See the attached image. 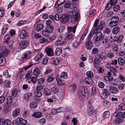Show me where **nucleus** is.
Instances as JSON below:
<instances>
[{"label": "nucleus", "mask_w": 125, "mask_h": 125, "mask_svg": "<svg viewBox=\"0 0 125 125\" xmlns=\"http://www.w3.org/2000/svg\"><path fill=\"white\" fill-rule=\"evenodd\" d=\"M96 36L93 37V41L95 42H97L99 40H101L103 39V37L102 36V34L100 31H97L95 33Z\"/></svg>", "instance_id": "6"}, {"label": "nucleus", "mask_w": 125, "mask_h": 125, "mask_svg": "<svg viewBox=\"0 0 125 125\" xmlns=\"http://www.w3.org/2000/svg\"><path fill=\"white\" fill-rule=\"evenodd\" d=\"M21 110L20 108L18 107L15 109L12 113V115L14 118L17 117L20 114Z\"/></svg>", "instance_id": "12"}, {"label": "nucleus", "mask_w": 125, "mask_h": 125, "mask_svg": "<svg viewBox=\"0 0 125 125\" xmlns=\"http://www.w3.org/2000/svg\"><path fill=\"white\" fill-rule=\"evenodd\" d=\"M62 52V48L57 47L56 48L55 51V54L56 56H59L60 55Z\"/></svg>", "instance_id": "24"}, {"label": "nucleus", "mask_w": 125, "mask_h": 125, "mask_svg": "<svg viewBox=\"0 0 125 125\" xmlns=\"http://www.w3.org/2000/svg\"><path fill=\"white\" fill-rule=\"evenodd\" d=\"M111 21L112 22H115L118 23V21L119 20V18L118 17L115 16L112 17L111 19Z\"/></svg>", "instance_id": "49"}, {"label": "nucleus", "mask_w": 125, "mask_h": 125, "mask_svg": "<svg viewBox=\"0 0 125 125\" xmlns=\"http://www.w3.org/2000/svg\"><path fill=\"white\" fill-rule=\"evenodd\" d=\"M45 50L48 56L50 57L53 55L54 52L51 48L47 47L46 48Z\"/></svg>", "instance_id": "11"}, {"label": "nucleus", "mask_w": 125, "mask_h": 125, "mask_svg": "<svg viewBox=\"0 0 125 125\" xmlns=\"http://www.w3.org/2000/svg\"><path fill=\"white\" fill-rule=\"evenodd\" d=\"M80 18V15L79 12H76L74 16L72 17L71 18V22L73 24H74L75 22L76 23L78 22Z\"/></svg>", "instance_id": "5"}, {"label": "nucleus", "mask_w": 125, "mask_h": 125, "mask_svg": "<svg viewBox=\"0 0 125 125\" xmlns=\"http://www.w3.org/2000/svg\"><path fill=\"white\" fill-rule=\"evenodd\" d=\"M118 46L116 44H114L113 46V50L115 52H117L118 51Z\"/></svg>", "instance_id": "64"}, {"label": "nucleus", "mask_w": 125, "mask_h": 125, "mask_svg": "<svg viewBox=\"0 0 125 125\" xmlns=\"http://www.w3.org/2000/svg\"><path fill=\"white\" fill-rule=\"evenodd\" d=\"M34 94L35 96L40 97L42 95V93L41 92H38L35 91Z\"/></svg>", "instance_id": "60"}, {"label": "nucleus", "mask_w": 125, "mask_h": 125, "mask_svg": "<svg viewBox=\"0 0 125 125\" xmlns=\"http://www.w3.org/2000/svg\"><path fill=\"white\" fill-rule=\"evenodd\" d=\"M109 91L110 93L114 94H117L119 92L117 88L113 86H111L110 87Z\"/></svg>", "instance_id": "13"}, {"label": "nucleus", "mask_w": 125, "mask_h": 125, "mask_svg": "<svg viewBox=\"0 0 125 125\" xmlns=\"http://www.w3.org/2000/svg\"><path fill=\"white\" fill-rule=\"evenodd\" d=\"M43 25L42 23L39 24L36 28V29L38 32H39L43 28Z\"/></svg>", "instance_id": "32"}, {"label": "nucleus", "mask_w": 125, "mask_h": 125, "mask_svg": "<svg viewBox=\"0 0 125 125\" xmlns=\"http://www.w3.org/2000/svg\"><path fill=\"white\" fill-rule=\"evenodd\" d=\"M118 77L123 82L125 81V77L122 74H120L118 75Z\"/></svg>", "instance_id": "62"}, {"label": "nucleus", "mask_w": 125, "mask_h": 125, "mask_svg": "<svg viewBox=\"0 0 125 125\" xmlns=\"http://www.w3.org/2000/svg\"><path fill=\"white\" fill-rule=\"evenodd\" d=\"M96 58L94 59V66H96L97 65H98L100 62L101 59V58L99 57H95Z\"/></svg>", "instance_id": "19"}, {"label": "nucleus", "mask_w": 125, "mask_h": 125, "mask_svg": "<svg viewBox=\"0 0 125 125\" xmlns=\"http://www.w3.org/2000/svg\"><path fill=\"white\" fill-rule=\"evenodd\" d=\"M99 22V20L98 19H96L94 22V26L95 30H97L98 29V24Z\"/></svg>", "instance_id": "40"}, {"label": "nucleus", "mask_w": 125, "mask_h": 125, "mask_svg": "<svg viewBox=\"0 0 125 125\" xmlns=\"http://www.w3.org/2000/svg\"><path fill=\"white\" fill-rule=\"evenodd\" d=\"M68 78V75L67 73L63 72L61 73L60 78L56 79L58 84L60 85H64L65 83L64 80Z\"/></svg>", "instance_id": "2"}, {"label": "nucleus", "mask_w": 125, "mask_h": 125, "mask_svg": "<svg viewBox=\"0 0 125 125\" xmlns=\"http://www.w3.org/2000/svg\"><path fill=\"white\" fill-rule=\"evenodd\" d=\"M118 109L121 111H123L125 110V104L122 103L118 106Z\"/></svg>", "instance_id": "35"}, {"label": "nucleus", "mask_w": 125, "mask_h": 125, "mask_svg": "<svg viewBox=\"0 0 125 125\" xmlns=\"http://www.w3.org/2000/svg\"><path fill=\"white\" fill-rule=\"evenodd\" d=\"M104 80L106 81H111L113 80V77L112 76H105L104 77Z\"/></svg>", "instance_id": "38"}, {"label": "nucleus", "mask_w": 125, "mask_h": 125, "mask_svg": "<svg viewBox=\"0 0 125 125\" xmlns=\"http://www.w3.org/2000/svg\"><path fill=\"white\" fill-rule=\"evenodd\" d=\"M105 24L104 21L100 23L99 25L98 26V29L102 30L104 27Z\"/></svg>", "instance_id": "44"}, {"label": "nucleus", "mask_w": 125, "mask_h": 125, "mask_svg": "<svg viewBox=\"0 0 125 125\" xmlns=\"http://www.w3.org/2000/svg\"><path fill=\"white\" fill-rule=\"evenodd\" d=\"M109 94V93L107 90L104 89L100 94V96L103 99H106L107 98Z\"/></svg>", "instance_id": "9"}, {"label": "nucleus", "mask_w": 125, "mask_h": 125, "mask_svg": "<svg viewBox=\"0 0 125 125\" xmlns=\"http://www.w3.org/2000/svg\"><path fill=\"white\" fill-rule=\"evenodd\" d=\"M120 31V28L119 27L117 26L114 27L112 30V33L115 34H117Z\"/></svg>", "instance_id": "29"}, {"label": "nucleus", "mask_w": 125, "mask_h": 125, "mask_svg": "<svg viewBox=\"0 0 125 125\" xmlns=\"http://www.w3.org/2000/svg\"><path fill=\"white\" fill-rule=\"evenodd\" d=\"M31 76V74L30 72H28L26 74L25 77L26 79L28 80H29L30 79Z\"/></svg>", "instance_id": "55"}, {"label": "nucleus", "mask_w": 125, "mask_h": 125, "mask_svg": "<svg viewBox=\"0 0 125 125\" xmlns=\"http://www.w3.org/2000/svg\"><path fill=\"white\" fill-rule=\"evenodd\" d=\"M43 89L41 85H39L37 87L35 92H41Z\"/></svg>", "instance_id": "61"}, {"label": "nucleus", "mask_w": 125, "mask_h": 125, "mask_svg": "<svg viewBox=\"0 0 125 125\" xmlns=\"http://www.w3.org/2000/svg\"><path fill=\"white\" fill-rule=\"evenodd\" d=\"M99 50L96 48H94L92 50V53L94 54H97Z\"/></svg>", "instance_id": "58"}, {"label": "nucleus", "mask_w": 125, "mask_h": 125, "mask_svg": "<svg viewBox=\"0 0 125 125\" xmlns=\"http://www.w3.org/2000/svg\"><path fill=\"white\" fill-rule=\"evenodd\" d=\"M103 105L105 107L108 108L110 107V104L108 102L105 100L103 102Z\"/></svg>", "instance_id": "50"}, {"label": "nucleus", "mask_w": 125, "mask_h": 125, "mask_svg": "<svg viewBox=\"0 0 125 125\" xmlns=\"http://www.w3.org/2000/svg\"><path fill=\"white\" fill-rule=\"evenodd\" d=\"M66 40L64 38L61 36L59 38V40H58L57 42V43L59 44H63L65 41Z\"/></svg>", "instance_id": "27"}, {"label": "nucleus", "mask_w": 125, "mask_h": 125, "mask_svg": "<svg viewBox=\"0 0 125 125\" xmlns=\"http://www.w3.org/2000/svg\"><path fill=\"white\" fill-rule=\"evenodd\" d=\"M94 33V31H91L87 37V39H90L93 37Z\"/></svg>", "instance_id": "53"}, {"label": "nucleus", "mask_w": 125, "mask_h": 125, "mask_svg": "<svg viewBox=\"0 0 125 125\" xmlns=\"http://www.w3.org/2000/svg\"><path fill=\"white\" fill-rule=\"evenodd\" d=\"M86 75L89 78H92L94 77V74L93 73L90 71L87 72L86 73Z\"/></svg>", "instance_id": "47"}, {"label": "nucleus", "mask_w": 125, "mask_h": 125, "mask_svg": "<svg viewBox=\"0 0 125 125\" xmlns=\"http://www.w3.org/2000/svg\"><path fill=\"white\" fill-rule=\"evenodd\" d=\"M11 123V121L9 119L5 120L2 123V125H10Z\"/></svg>", "instance_id": "42"}, {"label": "nucleus", "mask_w": 125, "mask_h": 125, "mask_svg": "<svg viewBox=\"0 0 125 125\" xmlns=\"http://www.w3.org/2000/svg\"><path fill=\"white\" fill-rule=\"evenodd\" d=\"M17 90L16 89H14L12 90V95L13 98L15 97L17 95Z\"/></svg>", "instance_id": "46"}, {"label": "nucleus", "mask_w": 125, "mask_h": 125, "mask_svg": "<svg viewBox=\"0 0 125 125\" xmlns=\"http://www.w3.org/2000/svg\"><path fill=\"white\" fill-rule=\"evenodd\" d=\"M45 29L48 32L50 33L53 30L54 28L52 26H46Z\"/></svg>", "instance_id": "41"}, {"label": "nucleus", "mask_w": 125, "mask_h": 125, "mask_svg": "<svg viewBox=\"0 0 125 125\" xmlns=\"http://www.w3.org/2000/svg\"><path fill=\"white\" fill-rule=\"evenodd\" d=\"M120 9V7L118 5H115L114 7L113 10L114 11L117 12L119 11Z\"/></svg>", "instance_id": "51"}, {"label": "nucleus", "mask_w": 125, "mask_h": 125, "mask_svg": "<svg viewBox=\"0 0 125 125\" xmlns=\"http://www.w3.org/2000/svg\"><path fill=\"white\" fill-rule=\"evenodd\" d=\"M30 107L31 109H33L37 107L36 103L34 102H32L30 103Z\"/></svg>", "instance_id": "39"}, {"label": "nucleus", "mask_w": 125, "mask_h": 125, "mask_svg": "<svg viewBox=\"0 0 125 125\" xmlns=\"http://www.w3.org/2000/svg\"><path fill=\"white\" fill-rule=\"evenodd\" d=\"M17 120L19 123L23 125L26 124L27 123V120H25L20 117H18L17 118Z\"/></svg>", "instance_id": "22"}, {"label": "nucleus", "mask_w": 125, "mask_h": 125, "mask_svg": "<svg viewBox=\"0 0 125 125\" xmlns=\"http://www.w3.org/2000/svg\"><path fill=\"white\" fill-rule=\"evenodd\" d=\"M33 73L35 76L39 75L40 74V71L39 69L37 68H35L33 71Z\"/></svg>", "instance_id": "43"}, {"label": "nucleus", "mask_w": 125, "mask_h": 125, "mask_svg": "<svg viewBox=\"0 0 125 125\" xmlns=\"http://www.w3.org/2000/svg\"><path fill=\"white\" fill-rule=\"evenodd\" d=\"M76 27H77L76 26H75L73 27H67V30L69 32H72L74 33L75 32Z\"/></svg>", "instance_id": "34"}, {"label": "nucleus", "mask_w": 125, "mask_h": 125, "mask_svg": "<svg viewBox=\"0 0 125 125\" xmlns=\"http://www.w3.org/2000/svg\"><path fill=\"white\" fill-rule=\"evenodd\" d=\"M101 41L102 44L104 46L107 45L109 42V40L107 37H103Z\"/></svg>", "instance_id": "15"}, {"label": "nucleus", "mask_w": 125, "mask_h": 125, "mask_svg": "<svg viewBox=\"0 0 125 125\" xmlns=\"http://www.w3.org/2000/svg\"><path fill=\"white\" fill-rule=\"evenodd\" d=\"M43 56L42 53L41 52H39L38 54L34 58V59L36 61H39L42 59L41 58Z\"/></svg>", "instance_id": "25"}, {"label": "nucleus", "mask_w": 125, "mask_h": 125, "mask_svg": "<svg viewBox=\"0 0 125 125\" xmlns=\"http://www.w3.org/2000/svg\"><path fill=\"white\" fill-rule=\"evenodd\" d=\"M95 57H99L103 59H105L106 57V53L104 52H102L100 54H97L95 55Z\"/></svg>", "instance_id": "21"}, {"label": "nucleus", "mask_w": 125, "mask_h": 125, "mask_svg": "<svg viewBox=\"0 0 125 125\" xmlns=\"http://www.w3.org/2000/svg\"><path fill=\"white\" fill-rule=\"evenodd\" d=\"M32 93L29 92L25 94L24 95V98L26 100H28L32 96Z\"/></svg>", "instance_id": "23"}, {"label": "nucleus", "mask_w": 125, "mask_h": 125, "mask_svg": "<svg viewBox=\"0 0 125 125\" xmlns=\"http://www.w3.org/2000/svg\"><path fill=\"white\" fill-rule=\"evenodd\" d=\"M118 64L121 66H123L125 63V62L124 60L121 58H119L118 59Z\"/></svg>", "instance_id": "37"}, {"label": "nucleus", "mask_w": 125, "mask_h": 125, "mask_svg": "<svg viewBox=\"0 0 125 125\" xmlns=\"http://www.w3.org/2000/svg\"><path fill=\"white\" fill-rule=\"evenodd\" d=\"M79 41L77 40L75 41L73 43V46L74 48H76L79 45Z\"/></svg>", "instance_id": "57"}, {"label": "nucleus", "mask_w": 125, "mask_h": 125, "mask_svg": "<svg viewBox=\"0 0 125 125\" xmlns=\"http://www.w3.org/2000/svg\"><path fill=\"white\" fill-rule=\"evenodd\" d=\"M96 89L95 86L93 87L92 89V93L91 95L92 96H93L94 95L96 94Z\"/></svg>", "instance_id": "59"}, {"label": "nucleus", "mask_w": 125, "mask_h": 125, "mask_svg": "<svg viewBox=\"0 0 125 125\" xmlns=\"http://www.w3.org/2000/svg\"><path fill=\"white\" fill-rule=\"evenodd\" d=\"M6 63V60L4 56L0 58V65L3 66Z\"/></svg>", "instance_id": "30"}, {"label": "nucleus", "mask_w": 125, "mask_h": 125, "mask_svg": "<svg viewBox=\"0 0 125 125\" xmlns=\"http://www.w3.org/2000/svg\"><path fill=\"white\" fill-rule=\"evenodd\" d=\"M84 81L86 84L91 85L93 83V81L92 78L89 77H86L85 78Z\"/></svg>", "instance_id": "20"}, {"label": "nucleus", "mask_w": 125, "mask_h": 125, "mask_svg": "<svg viewBox=\"0 0 125 125\" xmlns=\"http://www.w3.org/2000/svg\"><path fill=\"white\" fill-rule=\"evenodd\" d=\"M50 33L45 29L43 30L42 32V34L44 37H48Z\"/></svg>", "instance_id": "31"}, {"label": "nucleus", "mask_w": 125, "mask_h": 125, "mask_svg": "<svg viewBox=\"0 0 125 125\" xmlns=\"http://www.w3.org/2000/svg\"><path fill=\"white\" fill-rule=\"evenodd\" d=\"M122 113L121 112L117 113L115 112L113 114V116L116 117V118L114 121V123L116 124H119L120 123V118L122 116Z\"/></svg>", "instance_id": "7"}, {"label": "nucleus", "mask_w": 125, "mask_h": 125, "mask_svg": "<svg viewBox=\"0 0 125 125\" xmlns=\"http://www.w3.org/2000/svg\"><path fill=\"white\" fill-rule=\"evenodd\" d=\"M10 38V36L9 35H6L4 38V42L8 44L9 42V41Z\"/></svg>", "instance_id": "36"}, {"label": "nucleus", "mask_w": 125, "mask_h": 125, "mask_svg": "<svg viewBox=\"0 0 125 125\" xmlns=\"http://www.w3.org/2000/svg\"><path fill=\"white\" fill-rule=\"evenodd\" d=\"M60 20L62 23H67L69 20V15L66 13L64 14L60 17Z\"/></svg>", "instance_id": "8"}, {"label": "nucleus", "mask_w": 125, "mask_h": 125, "mask_svg": "<svg viewBox=\"0 0 125 125\" xmlns=\"http://www.w3.org/2000/svg\"><path fill=\"white\" fill-rule=\"evenodd\" d=\"M93 45V42L92 41L87 40L86 42L85 46L86 48L89 50H91Z\"/></svg>", "instance_id": "16"}, {"label": "nucleus", "mask_w": 125, "mask_h": 125, "mask_svg": "<svg viewBox=\"0 0 125 125\" xmlns=\"http://www.w3.org/2000/svg\"><path fill=\"white\" fill-rule=\"evenodd\" d=\"M119 23L112 22V21H111L109 23V25L111 27H114L117 25Z\"/></svg>", "instance_id": "52"}, {"label": "nucleus", "mask_w": 125, "mask_h": 125, "mask_svg": "<svg viewBox=\"0 0 125 125\" xmlns=\"http://www.w3.org/2000/svg\"><path fill=\"white\" fill-rule=\"evenodd\" d=\"M31 52L30 51H28L24 52L20 59L21 61L25 62L30 59Z\"/></svg>", "instance_id": "3"}, {"label": "nucleus", "mask_w": 125, "mask_h": 125, "mask_svg": "<svg viewBox=\"0 0 125 125\" xmlns=\"http://www.w3.org/2000/svg\"><path fill=\"white\" fill-rule=\"evenodd\" d=\"M123 38V35H120L117 38V40L116 41H117L118 43H120L122 42Z\"/></svg>", "instance_id": "48"}, {"label": "nucleus", "mask_w": 125, "mask_h": 125, "mask_svg": "<svg viewBox=\"0 0 125 125\" xmlns=\"http://www.w3.org/2000/svg\"><path fill=\"white\" fill-rule=\"evenodd\" d=\"M87 111L88 115L90 116H92L94 114L92 107L91 106L90 107L88 108Z\"/></svg>", "instance_id": "28"}, {"label": "nucleus", "mask_w": 125, "mask_h": 125, "mask_svg": "<svg viewBox=\"0 0 125 125\" xmlns=\"http://www.w3.org/2000/svg\"><path fill=\"white\" fill-rule=\"evenodd\" d=\"M32 116L35 118H39L42 117V115L41 112H34V114Z\"/></svg>", "instance_id": "18"}, {"label": "nucleus", "mask_w": 125, "mask_h": 125, "mask_svg": "<svg viewBox=\"0 0 125 125\" xmlns=\"http://www.w3.org/2000/svg\"><path fill=\"white\" fill-rule=\"evenodd\" d=\"M125 84L124 83H121L118 84V87L119 89L121 90H124L125 87Z\"/></svg>", "instance_id": "54"}, {"label": "nucleus", "mask_w": 125, "mask_h": 125, "mask_svg": "<svg viewBox=\"0 0 125 125\" xmlns=\"http://www.w3.org/2000/svg\"><path fill=\"white\" fill-rule=\"evenodd\" d=\"M112 6L110 3H107L105 6V9L106 10H109L112 8Z\"/></svg>", "instance_id": "56"}, {"label": "nucleus", "mask_w": 125, "mask_h": 125, "mask_svg": "<svg viewBox=\"0 0 125 125\" xmlns=\"http://www.w3.org/2000/svg\"><path fill=\"white\" fill-rule=\"evenodd\" d=\"M76 87V85L75 84H72L70 87L71 89L73 91H75Z\"/></svg>", "instance_id": "63"}, {"label": "nucleus", "mask_w": 125, "mask_h": 125, "mask_svg": "<svg viewBox=\"0 0 125 125\" xmlns=\"http://www.w3.org/2000/svg\"><path fill=\"white\" fill-rule=\"evenodd\" d=\"M51 91L53 93L55 94L57 93L59 91L58 88L56 86H53L51 88Z\"/></svg>", "instance_id": "26"}, {"label": "nucleus", "mask_w": 125, "mask_h": 125, "mask_svg": "<svg viewBox=\"0 0 125 125\" xmlns=\"http://www.w3.org/2000/svg\"><path fill=\"white\" fill-rule=\"evenodd\" d=\"M52 63L54 64L58 65L59 64L60 61L59 60L57 59H52Z\"/></svg>", "instance_id": "45"}, {"label": "nucleus", "mask_w": 125, "mask_h": 125, "mask_svg": "<svg viewBox=\"0 0 125 125\" xmlns=\"http://www.w3.org/2000/svg\"><path fill=\"white\" fill-rule=\"evenodd\" d=\"M9 50L5 48H1L0 49V53L1 54L2 56H5L9 53Z\"/></svg>", "instance_id": "14"}, {"label": "nucleus", "mask_w": 125, "mask_h": 125, "mask_svg": "<svg viewBox=\"0 0 125 125\" xmlns=\"http://www.w3.org/2000/svg\"><path fill=\"white\" fill-rule=\"evenodd\" d=\"M27 36L26 31L24 30L21 31L20 34V37L21 39H24Z\"/></svg>", "instance_id": "17"}, {"label": "nucleus", "mask_w": 125, "mask_h": 125, "mask_svg": "<svg viewBox=\"0 0 125 125\" xmlns=\"http://www.w3.org/2000/svg\"><path fill=\"white\" fill-rule=\"evenodd\" d=\"M29 42L27 41L20 42L19 43V48L21 49H25L28 45Z\"/></svg>", "instance_id": "10"}, {"label": "nucleus", "mask_w": 125, "mask_h": 125, "mask_svg": "<svg viewBox=\"0 0 125 125\" xmlns=\"http://www.w3.org/2000/svg\"><path fill=\"white\" fill-rule=\"evenodd\" d=\"M88 91L87 89L83 86H80L78 92V96L79 99L83 101L85 98H87L88 95Z\"/></svg>", "instance_id": "1"}, {"label": "nucleus", "mask_w": 125, "mask_h": 125, "mask_svg": "<svg viewBox=\"0 0 125 125\" xmlns=\"http://www.w3.org/2000/svg\"><path fill=\"white\" fill-rule=\"evenodd\" d=\"M110 112L108 111H105L103 114V116L104 119L107 118L109 117L110 115Z\"/></svg>", "instance_id": "33"}, {"label": "nucleus", "mask_w": 125, "mask_h": 125, "mask_svg": "<svg viewBox=\"0 0 125 125\" xmlns=\"http://www.w3.org/2000/svg\"><path fill=\"white\" fill-rule=\"evenodd\" d=\"M7 104L4 106L5 110L7 112L9 111L10 109V107L12 104V100L11 96H8L7 99Z\"/></svg>", "instance_id": "4"}]
</instances>
